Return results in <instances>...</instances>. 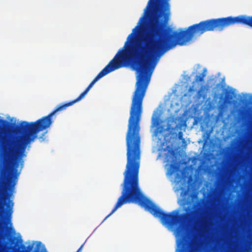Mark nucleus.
<instances>
[{"mask_svg":"<svg viewBox=\"0 0 252 252\" xmlns=\"http://www.w3.org/2000/svg\"><path fill=\"white\" fill-rule=\"evenodd\" d=\"M32 246H30V245H29L27 247V249H28L29 251H31L32 249Z\"/></svg>","mask_w":252,"mask_h":252,"instance_id":"obj_15","label":"nucleus"},{"mask_svg":"<svg viewBox=\"0 0 252 252\" xmlns=\"http://www.w3.org/2000/svg\"><path fill=\"white\" fill-rule=\"evenodd\" d=\"M1 179L0 180V190L1 189Z\"/></svg>","mask_w":252,"mask_h":252,"instance_id":"obj_16","label":"nucleus"},{"mask_svg":"<svg viewBox=\"0 0 252 252\" xmlns=\"http://www.w3.org/2000/svg\"><path fill=\"white\" fill-rule=\"evenodd\" d=\"M83 246V245H82V246H81V247L78 249V250L77 251V252H80L81 251V250H82V248Z\"/></svg>","mask_w":252,"mask_h":252,"instance_id":"obj_13","label":"nucleus"},{"mask_svg":"<svg viewBox=\"0 0 252 252\" xmlns=\"http://www.w3.org/2000/svg\"><path fill=\"white\" fill-rule=\"evenodd\" d=\"M200 92V90L198 92V94H199Z\"/></svg>","mask_w":252,"mask_h":252,"instance_id":"obj_17","label":"nucleus"},{"mask_svg":"<svg viewBox=\"0 0 252 252\" xmlns=\"http://www.w3.org/2000/svg\"><path fill=\"white\" fill-rule=\"evenodd\" d=\"M0 122L1 123V124H2V126H3V128H2L1 130L3 131H5V129L6 128L9 127L10 124L7 121H6L5 120H1Z\"/></svg>","mask_w":252,"mask_h":252,"instance_id":"obj_10","label":"nucleus"},{"mask_svg":"<svg viewBox=\"0 0 252 252\" xmlns=\"http://www.w3.org/2000/svg\"><path fill=\"white\" fill-rule=\"evenodd\" d=\"M210 252H228V250L224 245L218 243L211 249Z\"/></svg>","mask_w":252,"mask_h":252,"instance_id":"obj_7","label":"nucleus"},{"mask_svg":"<svg viewBox=\"0 0 252 252\" xmlns=\"http://www.w3.org/2000/svg\"><path fill=\"white\" fill-rule=\"evenodd\" d=\"M235 24H242L252 28V16L241 15L236 17L210 19L193 24L189 27L186 30L181 31L188 42L193 37L199 36L207 32H221Z\"/></svg>","mask_w":252,"mask_h":252,"instance_id":"obj_4","label":"nucleus"},{"mask_svg":"<svg viewBox=\"0 0 252 252\" xmlns=\"http://www.w3.org/2000/svg\"><path fill=\"white\" fill-rule=\"evenodd\" d=\"M207 74V69L206 68H203L202 73L199 75H196L194 81L193 82V83L194 82H203L204 81V78L206 77Z\"/></svg>","mask_w":252,"mask_h":252,"instance_id":"obj_8","label":"nucleus"},{"mask_svg":"<svg viewBox=\"0 0 252 252\" xmlns=\"http://www.w3.org/2000/svg\"><path fill=\"white\" fill-rule=\"evenodd\" d=\"M10 194L6 192L3 193L0 198V220L5 221H10L13 212L14 203L10 200Z\"/></svg>","mask_w":252,"mask_h":252,"instance_id":"obj_5","label":"nucleus"},{"mask_svg":"<svg viewBox=\"0 0 252 252\" xmlns=\"http://www.w3.org/2000/svg\"><path fill=\"white\" fill-rule=\"evenodd\" d=\"M170 7L151 5L146 7L143 15L128 35L124 46L95 76L85 90L75 99L58 105L47 116L33 122H22L19 131L22 136L8 133L0 136V174L9 175L8 183H17L19 166H24L27 146L37 137V133L49 128L53 116L84 97L93 85L109 73L130 66L137 72L136 89L133 93L126 135L127 162L123 183H139L140 165V121L142 102L151 75L160 58L177 45L187 42L181 32L167 33L166 25Z\"/></svg>","mask_w":252,"mask_h":252,"instance_id":"obj_2","label":"nucleus"},{"mask_svg":"<svg viewBox=\"0 0 252 252\" xmlns=\"http://www.w3.org/2000/svg\"><path fill=\"white\" fill-rule=\"evenodd\" d=\"M233 96L230 92L226 94L225 95V102L227 103H230L231 102Z\"/></svg>","mask_w":252,"mask_h":252,"instance_id":"obj_9","label":"nucleus"},{"mask_svg":"<svg viewBox=\"0 0 252 252\" xmlns=\"http://www.w3.org/2000/svg\"><path fill=\"white\" fill-rule=\"evenodd\" d=\"M170 7L151 5L146 7L143 15L128 35L124 46L95 76L85 90L75 99L58 105L47 116L33 122H22L19 131L22 136L8 133L0 136V174L9 175L8 184H16L19 166H24L27 146L37 137V133L49 128L53 116L84 97L93 85L109 73L130 66L137 72L136 89L133 93L126 135L127 162L123 184H139L140 165V121L142 102L151 75L160 58L177 45L187 42L181 32L167 33L166 25Z\"/></svg>","mask_w":252,"mask_h":252,"instance_id":"obj_1","label":"nucleus"},{"mask_svg":"<svg viewBox=\"0 0 252 252\" xmlns=\"http://www.w3.org/2000/svg\"><path fill=\"white\" fill-rule=\"evenodd\" d=\"M178 138L179 139H180V140H184V139L183 137V132L182 131L179 132L178 134Z\"/></svg>","mask_w":252,"mask_h":252,"instance_id":"obj_11","label":"nucleus"},{"mask_svg":"<svg viewBox=\"0 0 252 252\" xmlns=\"http://www.w3.org/2000/svg\"><path fill=\"white\" fill-rule=\"evenodd\" d=\"M195 89L194 88V87L193 86H190L189 90H188V91L189 92H190V93H192V92H194L195 91Z\"/></svg>","mask_w":252,"mask_h":252,"instance_id":"obj_12","label":"nucleus"},{"mask_svg":"<svg viewBox=\"0 0 252 252\" xmlns=\"http://www.w3.org/2000/svg\"><path fill=\"white\" fill-rule=\"evenodd\" d=\"M170 0H149L147 5V8L151 5H156L170 7Z\"/></svg>","mask_w":252,"mask_h":252,"instance_id":"obj_6","label":"nucleus"},{"mask_svg":"<svg viewBox=\"0 0 252 252\" xmlns=\"http://www.w3.org/2000/svg\"><path fill=\"white\" fill-rule=\"evenodd\" d=\"M235 24H242L252 28V16L241 15L236 17L210 19L193 24L189 27L186 30L181 31L188 42L193 37L199 36L207 32H221Z\"/></svg>","mask_w":252,"mask_h":252,"instance_id":"obj_3","label":"nucleus"},{"mask_svg":"<svg viewBox=\"0 0 252 252\" xmlns=\"http://www.w3.org/2000/svg\"><path fill=\"white\" fill-rule=\"evenodd\" d=\"M247 103H252V95H251L250 96V100L248 102H247Z\"/></svg>","mask_w":252,"mask_h":252,"instance_id":"obj_14","label":"nucleus"}]
</instances>
